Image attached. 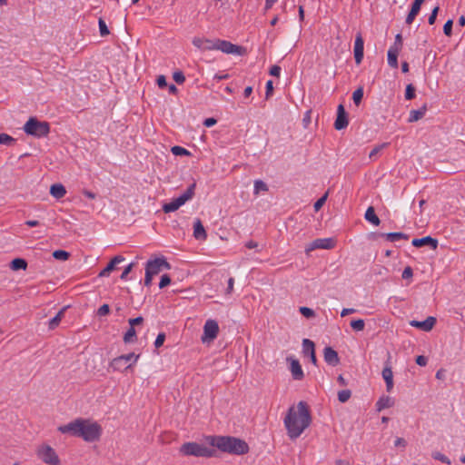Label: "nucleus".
I'll return each mask as SVG.
<instances>
[{
	"instance_id": "a878e982",
	"label": "nucleus",
	"mask_w": 465,
	"mask_h": 465,
	"mask_svg": "<svg viewBox=\"0 0 465 465\" xmlns=\"http://www.w3.org/2000/svg\"><path fill=\"white\" fill-rule=\"evenodd\" d=\"M50 193L54 198L60 199L65 195L66 190L63 184L54 183L50 188Z\"/></svg>"
},
{
	"instance_id": "09e8293b",
	"label": "nucleus",
	"mask_w": 465,
	"mask_h": 465,
	"mask_svg": "<svg viewBox=\"0 0 465 465\" xmlns=\"http://www.w3.org/2000/svg\"><path fill=\"white\" fill-rule=\"evenodd\" d=\"M170 283H171L170 276L168 274L162 275L160 283H159V287L161 289H163V288L166 287L167 285H169Z\"/></svg>"
},
{
	"instance_id": "680f3d73",
	"label": "nucleus",
	"mask_w": 465,
	"mask_h": 465,
	"mask_svg": "<svg viewBox=\"0 0 465 465\" xmlns=\"http://www.w3.org/2000/svg\"><path fill=\"white\" fill-rule=\"evenodd\" d=\"M156 82H157V84H158V86H159L160 88H164V87H166V86H167L166 78H165V76H164V75H159V76L157 77Z\"/></svg>"
},
{
	"instance_id": "473e14b6",
	"label": "nucleus",
	"mask_w": 465,
	"mask_h": 465,
	"mask_svg": "<svg viewBox=\"0 0 465 465\" xmlns=\"http://www.w3.org/2000/svg\"><path fill=\"white\" fill-rule=\"evenodd\" d=\"M136 337V331L134 327H131L127 330V331L124 335V341L125 343L133 342L134 338Z\"/></svg>"
},
{
	"instance_id": "603ef678",
	"label": "nucleus",
	"mask_w": 465,
	"mask_h": 465,
	"mask_svg": "<svg viewBox=\"0 0 465 465\" xmlns=\"http://www.w3.org/2000/svg\"><path fill=\"white\" fill-rule=\"evenodd\" d=\"M439 9H440V7L436 6L431 11V14L430 15L429 19H428V22L430 25H433L435 23Z\"/></svg>"
},
{
	"instance_id": "dca6fc26",
	"label": "nucleus",
	"mask_w": 465,
	"mask_h": 465,
	"mask_svg": "<svg viewBox=\"0 0 465 465\" xmlns=\"http://www.w3.org/2000/svg\"><path fill=\"white\" fill-rule=\"evenodd\" d=\"M436 318L435 317H432V316H429L427 317L426 320L422 321V322H420V321H411L410 322V324L411 326L412 327H416L418 329H420L424 331H430V330H432V328L434 327V325L436 324Z\"/></svg>"
},
{
	"instance_id": "de8ad7c7",
	"label": "nucleus",
	"mask_w": 465,
	"mask_h": 465,
	"mask_svg": "<svg viewBox=\"0 0 465 465\" xmlns=\"http://www.w3.org/2000/svg\"><path fill=\"white\" fill-rule=\"evenodd\" d=\"M452 25L453 21L451 19L448 20L443 25V33L447 36H450L452 34Z\"/></svg>"
},
{
	"instance_id": "aec40b11",
	"label": "nucleus",
	"mask_w": 465,
	"mask_h": 465,
	"mask_svg": "<svg viewBox=\"0 0 465 465\" xmlns=\"http://www.w3.org/2000/svg\"><path fill=\"white\" fill-rule=\"evenodd\" d=\"M324 361L331 366H336L340 363V358L336 351L331 347H325L323 351Z\"/></svg>"
},
{
	"instance_id": "37998d69",
	"label": "nucleus",
	"mask_w": 465,
	"mask_h": 465,
	"mask_svg": "<svg viewBox=\"0 0 465 465\" xmlns=\"http://www.w3.org/2000/svg\"><path fill=\"white\" fill-rule=\"evenodd\" d=\"M328 198V193H325L321 198H319L313 205V208L315 212H318L325 203L326 200Z\"/></svg>"
},
{
	"instance_id": "f03ea898",
	"label": "nucleus",
	"mask_w": 465,
	"mask_h": 465,
	"mask_svg": "<svg viewBox=\"0 0 465 465\" xmlns=\"http://www.w3.org/2000/svg\"><path fill=\"white\" fill-rule=\"evenodd\" d=\"M58 430L64 434L68 433L74 437H80L87 442L98 440L102 433V428L97 422L81 418L60 426Z\"/></svg>"
},
{
	"instance_id": "4be33fe9",
	"label": "nucleus",
	"mask_w": 465,
	"mask_h": 465,
	"mask_svg": "<svg viewBox=\"0 0 465 465\" xmlns=\"http://www.w3.org/2000/svg\"><path fill=\"white\" fill-rule=\"evenodd\" d=\"M382 378L386 383L387 391H391L393 388V372L391 367L387 363L381 372Z\"/></svg>"
},
{
	"instance_id": "ea45409f",
	"label": "nucleus",
	"mask_w": 465,
	"mask_h": 465,
	"mask_svg": "<svg viewBox=\"0 0 465 465\" xmlns=\"http://www.w3.org/2000/svg\"><path fill=\"white\" fill-rule=\"evenodd\" d=\"M351 396V392L350 390H342L338 392V400L344 403L346 402Z\"/></svg>"
},
{
	"instance_id": "5fc2aeb1",
	"label": "nucleus",
	"mask_w": 465,
	"mask_h": 465,
	"mask_svg": "<svg viewBox=\"0 0 465 465\" xmlns=\"http://www.w3.org/2000/svg\"><path fill=\"white\" fill-rule=\"evenodd\" d=\"M391 48H397V50L401 51V47H402V39H401V35L400 34H398L396 36H395V42H394V45L392 46H391Z\"/></svg>"
},
{
	"instance_id": "9d476101",
	"label": "nucleus",
	"mask_w": 465,
	"mask_h": 465,
	"mask_svg": "<svg viewBox=\"0 0 465 465\" xmlns=\"http://www.w3.org/2000/svg\"><path fill=\"white\" fill-rule=\"evenodd\" d=\"M162 267L170 269L169 262L164 258H155L154 260H149L145 266V271L153 275H156L160 272Z\"/></svg>"
},
{
	"instance_id": "6ab92c4d",
	"label": "nucleus",
	"mask_w": 465,
	"mask_h": 465,
	"mask_svg": "<svg viewBox=\"0 0 465 465\" xmlns=\"http://www.w3.org/2000/svg\"><path fill=\"white\" fill-rule=\"evenodd\" d=\"M412 245L415 247H422L425 245L430 246L431 249L435 250L438 247V240L430 236H425L422 238H415L412 240Z\"/></svg>"
},
{
	"instance_id": "423d86ee",
	"label": "nucleus",
	"mask_w": 465,
	"mask_h": 465,
	"mask_svg": "<svg viewBox=\"0 0 465 465\" xmlns=\"http://www.w3.org/2000/svg\"><path fill=\"white\" fill-rule=\"evenodd\" d=\"M138 359L139 355H136L134 352L118 356L112 360L109 364V369H112L114 371H126L130 369Z\"/></svg>"
},
{
	"instance_id": "4468645a",
	"label": "nucleus",
	"mask_w": 465,
	"mask_h": 465,
	"mask_svg": "<svg viewBox=\"0 0 465 465\" xmlns=\"http://www.w3.org/2000/svg\"><path fill=\"white\" fill-rule=\"evenodd\" d=\"M349 124L347 113L342 104H339L337 108V117L334 122V128L336 130H342Z\"/></svg>"
},
{
	"instance_id": "3c124183",
	"label": "nucleus",
	"mask_w": 465,
	"mask_h": 465,
	"mask_svg": "<svg viewBox=\"0 0 465 465\" xmlns=\"http://www.w3.org/2000/svg\"><path fill=\"white\" fill-rule=\"evenodd\" d=\"M164 341H165V334L163 332L159 333L154 341L155 348L161 347L163 344Z\"/></svg>"
},
{
	"instance_id": "393cba45",
	"label": "nucleus",
	"mask_w": 465,
	"mask_h": 465,
	"mask_svg": "<svg viewBox=\"0 0 465 465\" xmlns=\"http://www.w3.org/2000/svg\"><path fill=\"white\" fill-rule=\"evenodd\" d=\"M394 405V400L390 396H382L376 403L377 411H381L384 409L391 408Z\"/></svg>"
},
{
	"instance_id": "7ed1b4c3",
	"label": "nucleus",
	"mask_w": 465,
	"mask_h": 465,
	"mask_svg": "<svg viewBox=\"0 0 465 465\" xmlns=\"http://www.w3.org/2000/svg\"><path fill=\"white\" fill-rule=\"evenodd\" d=\"M212 447H216L223 452L234 455H243L249 452L247 442L239 438L231 436H211L207 438Z\"/></svg>"
},
{
	"instance_id": "7c9ffc66",
	"label": "nucleus",
	"mask_w": 465,
	"mask_h": 465,
	"mask_svg": "<svg viewBox=\"0 0 465 465\" xmlns=\"http://www.w3.org/2000/svg\"><path fill=\"white\" fill-rule=\"evenodd\" d=\"M27 267V262L25 259L15 258L11 262L10 268L13 271L18 270H25Z\"/></svg>"
},
{
	"instance_id": "58836bf2",
	"label": "nucleus",
	"mask_w": 465,
	"mask_h": 465,
	"mask_svg": "<svg viewBox=\"0 0 465 465\" xmlns=\"http://www.w3.org/2000/svg\"><path fill=\"white\" fill-rule=\"evenodd\" d=\"M364 326H365V322H364V321H363V320H361V319L354 320V321H351V327L354 331H363Z\"/></svg>"
},
{
	"instance_id": "1a4fd4ad",
	"label": "nucleus",
	"mask_w": 465,
	"mask_h": 465,
	"mask_svg": "<svg viewBox=\"0 0 465 465\" xmlns=\"http://www.w3.org/2000/svg\"><path fill=\"white\" fill-rule=\"evenodd\" d=\"M216 50H220L225 54H235L241 55L244 51L243 47L233 45L231 42L225 40L216 39Z\"/></svg>"
},
{
	"instance_id": "864d4df0",
	"label": "nucleus",
	"mask_w": 465,
	"mask_h": 465,
	"mask_svg": "<svg viewBox=\"0 0 465 465\" xmlns=\"http://www.w3.org/2000/svg\"><path fill=\"white\" fill-rule=\"evenodd\" d=\"M433 458L435 460H440L443 463L450 464V460H449V458H447L445 455H443V454H441L440 452L434 453L433 454Z\"/></svg>"
},
{
	"instance_id": "e433bc0d",
	"label": "nucleus",
	"mask_w": 465,
	"mask_h": 465,
	"mask_svg": "<svg viewBox=\"0 0 465 465\" xmlns=\"http://www.w3.org/2000/svg\"><path fill=\"white\" fill-rule=\"evenodd\" d=\"M388 143H383L381 144H379L375 146L370 153L369 157L370 159L373 160L378 155V153L384 148L388 146Z\"/></svg>"
},
{
	"instance_id": "f3484780",
	"label": "nucleus",
	"mask_w": 465,
	"mask_h": 465,
	"mask_svg": "<svg viewBox=\"0 0 465 465\" xmlns=\"http://www.w3.org/2000/svg\"><path fill=\"white\" fill-rule=\"evenodd\" d=\"M364 42L361 34H358L354 43V58L357 64L363 59Z\"/></svg>"
},
{
	"instance_id": "69168bd1",
	"label": "nucleus",
	"mask_w": 465,
	"mask_h": 465,
	"mask_svg": "<svg viewBox=\"0 0 465 465\" xmlns=\"http://www.w3.org/2000/svg\"><path fill=\"white\" fill-rule=\"evenodd\" d=\"M395 447H405L407 445L406 440L403 438H397L394 441Z\"/></svg>"
},
{
	"instance_id": "338daca9",
	"label": "nucleus",
	"mask_w": 465,
	"mask_h": 465,
	"mask_svg": "<svg viewBox=\"0 0 465 465\" xmlns=\"http://www.w3.org/2000/svg\"><path fill=\"white\" fill-rule=\"evenodd\" d=\"M355 312H356V310L353 308H344L341 312V316L345 317L349 314L354 313Z\"/></svg>"
},
{
	"instance_id": "2eb2a0df",
	"label": "nucleus",
	"mask_w": 465,
	"mask_h": 465,
	"mask_svg": "<svg viewBox=\"0 0 465 465\" xmlns=\"http://www.w3.org/2000/svg\"><path fill=\"white\" fill-rule=\"evenodd\" d=\"M302 352L305 356L310 357L311 361L316 365L317 358L315 354V344L309 339H303L302 341Z\"/></svg>"
},
{
	"instance_id": "5701e85b",
	"label": "nucleus",
	"mask_w": 465,
	"mask_h": 465,
	"mask_svg": "<svg viewBox=\"0 0 465 465\" xmlns=\"http://www.w3.org/2000/svg\"><path fill=\"white\" fill-rule=\"evenodd\" d=\"M193 236L197 240H205L207 233L200 219H196L193 223Z\"/></svg>"
},
{
	"instance_id": "c03bdc74",
	"label": "nucleus",
	"mask_w": 465,
	"mask_h": 465,
	"mask_svg": "<svg viewBox=\"0 0 465 465\" xmlns=\"http://www.w3.org/2000/svg\"><path fill=\"white\" fill-rule=\"evenodd\" d=\"M420 10L411 6L410 13L406 17V24L411 25L415 19L416 15L419 14Z\"/></svg>"
},
{
	"instance_id": "c85d7f7f",
	"label": "nucleus",
	"mask_w": 465,
	"mask_h": 465,
	"mask_svg": "<svg viewBox=\"0 0 465 465\" xmlns=\"http://www.w3.org/2000/svg\"><path fill=\"white\" fill-rule=\"evenodd\" d=\"M365 219L375 226L381 223L379 217L375 213V210L372 206H370L364 215Z\"/></svg>"
},
{
	"instance_id": "412c9836",
	"label": "nucleus",
	"mask_w": 465,
	"mask_h": 465,
	"mask_svg": "<svg viewBox=\"0 0 465 465\" xmlns=\"http://www.w3.org/2000/svg\"><path fill=\"white\" fill-rule=\"evenodd\" d=\"M124 261V258L123 256H121V255L114 256L109 262V263L106 265V267L99 272L98 276L99 277L109 276L110 273L115 269V266Z\"/></svg>"
},
{
	"instance_id": "052dcab7",
	"label": "nucleus",
	"mask_w": 465,
	"mask_h": 465,
	"mask_svg": "<svg viewBox=\"0 0 465 465\" xmlns=\"http://www.w3.org/2000/svg\"><path fill=\"white\" fill-rule=\"evenodd\" d=\"M281 67L279 65H272L270 69V74L279 77L281 74Z\"/></svg>"
},
{
	"instance_id": "9b49d317",
	"label": "nucleus",
	"mask_w": 465,
	"mask_h": 465,
	"mask_svg": "<svg viewBox=\"0 0 465 465\" xmlns=\"http://www.w3.org/2000/svg\"><path fill=\"white\" fill-rule=\"evenodd\" d=\"M219 332V326L216 321L207 320L203 326V341L214 340Z\"/></svg>"
},
{
	"instance_id": "20e7f679",
	"label": "nucleus",
	"mask_w": 465,
	"mask_h": 465,
	"mask_svg": "<svg viewBox=\"0 0 465 465\" xmlns=\"http://www.w3.org/2000/svg\"><path fill=\"white\" fill-rule=\"evenodd\" d=\"M181 452L186 456L195 457H213L216 450L213 448L207 447L205 445L197 442H186L182 445Z\"/></svg>"
},
{
	"instance_id": "f8f14e48",
	"label": "nucleus",
	"mask_w": 465,
	"mask_h": 465,
	"mask_svg": "<svg viewBox=\"0 0 465 465\" xmlns=\"http://www.w3.org/2000/svg\"><path fill=\"white\" fill-rule=\"evenodd\" d=\"M333 247L334 241L331 238L316 239L305 248V252L309 254L312 251L315 249L331 250Z\"/></svg>"
},
{
	"instance_id": "4c0bfd02",
	"label": "nucleus",
	"mask_w": 465,
	"mask_h": 465,
	"mask_svg": "<svg viewBox=\"0 0 465 465\" xmlns=\"http://www.w3.org/2000/svg\"><path fill=\"white\" fill-rule=\"evenodd\" d=\"M299 311H300L301 314L307 319H311L315 316V312L309 307H305V306L300 307Z\"/></svg>"
},
{
	"instance_id": "49530a36",
	"label": "nucleus",
	"mask_w": 465,
	"mask_h": 465,
	"mask_svg": "<svg viewBox=\"0 0 465 465\" xmlns=\"http://www.w3.org/2000/svg\"><path fill=\"white\" fill-rule=\"evenodd\" d=\"M173 78L178 84H183L185 81V76L182 71L174 72Z\"/></svg>"
},
{
	"instance_id": "a211bd4d",
	"label": "nucleus",
	"mask_w": 465,
	"mask_h": 465,
	"mask_svg": "<svg viewBox=\"0 0 465 465\" xmlns=\"http://www.w3.org/2000/svg\"><path fill=\"white\" fill-rule=\"evenodd\" d=\"M287 360L290 361V371L292 378L296 381L302 380L304 373L299 361L292 358H288Z\"/></svg>"
},
{
	"instance_id": "b1692460",
	"label": "nucleus",
	"mask_w": 465,
	"mask_h": 465,
	"mask_svg": "<svg viewBox=\"0 0 465 465\" xmlns=\"http://www.w3.org/2000/svg\"><path fill=\"white\" fill-rule=\"evenodd\" d=\"M427 112V105L423 104L420 109L418 110H411L410 112V117L408 119L409 123H414L419 120H420Z\"/></svg>"
},
{
	"instance_id": "0eeeda50",
	"label": "nucleus",
	"mask_w": 465,
	"mask_h": 465,
	"mask_svg": "<svg viewBox=\"0 0 465 465\" xmlns=\"http://www.w3.org/2000/svg\"><path fill=\"white\" fill-rule=\"evenodd\" d=\"M195 183H192L187 190L179 197L173 199L172 202L168 203H164L163 205V211L165 213H169L172 212H175L182 205H183L187 201L193 198L194 194Z\"/></svg>"
},
{
	"instance_id": "13d9d810",
	"label": "nucleus",
	"mask_w": 465,
	"mask_h": 465,
	"mask_svg": "<svg viewBox=\"0 0 465 465\" xmlns=\"http://www.w3.org/2000/svg\"><path fill=\"white\" fill-rule=\"evenodd\" d=\"M272 92H273L272 81L269 80L266 83V93H265L266 99H268L272 94Z\"/></svg>"
},
{
	"instance_id": "4d7b16f0",
	"label": "nucleus",
	"mask_w": 465,
	"mask_h": 465,
	"mask_svg": "<svg viewBox=\"0 0 465 465\" xmlns=\"http://www.w3.org/2000/svg\"><path fill=\"white\" fill-rule=\"evenodd\" d=\"M134 265V263L132 262L124 268V272H122V274L120 276V278L122 280H125L127 278V275L132 272Z\"/></svg>"
},
{
	"instance_id": "c9c22d12",
	"label": "nucleus",
	"mask_w": 465,
	"mask_h": 465,
	"mask_svg": "<svg viewBox=\"0 0 465 465\" xmlns=\"http://www.w3.org/2000/svg\"><path fill=\"white\" fill-rule=\"evenodd\" d=\"M363 97V88L359 87L357 88L353 94H352V99L356 105H359L362 100Z\"/></svg>"
},
{
	"instance_id": "72a5a7b5",
	"label": "nucleus",
	"mask_w": 465,
	"mask_h": 465,
	"mask_svg": "<svg viewBox=\"0 0 465 465\" xmlns=\"http://www.w3.org/2000/svg\"><path fill=\"white\" fill-rule=\"evenodd\" d=\"M268 186L262 180H256L254 182V194H259L260 192H267Z\"/></svg>"
},
{
	"instance_id": "79ce46f5",
	"label": "nucleus",
	"mask_w": 465,
	"mask_h": 465,
	"mask_svg": "<svg viewBox=\"0 0 465 465\" xmlns=\"http://www.w3.org/2000/svg\"><path fill=\"white\" fill-rule=\"evenodd\" d=\"M98 25L101 36H106L110 34L109 29L103 18H99Z\"/></svg>"
},
{
	"instance_id": "e2e57ef3",
	"label": "nucleus",
	"mask_w": 465,
	"mask_h": 465,
	"mask_svg": "<svg viewBox=\"0 0 465 465\" xmlns=\"http://www.w3.org/2000/svg\"><path fill=\"white\" fill-rule=\"evenodd\" d=\"M428 362V360L425 356L420 355L416 358V363L420 366H425Z\"/></svg>"
},
{
	"instance_id": "0e129e2a",
	"label": "nucleus",
	"mask_w": 465,
	"mask_h": 465,
	"mask_svg": "<svg viewBox=\"0 0 465 465\" xmlns=\"http://www.w3.org/2000/svg\"><path fill=\"white\" fill-rule=\"evenodd\" d=\"M154 275L151 274L150 272L145 271V277H144V285L150 286L152 283L153 277Z\"/></svg>"
},
{
	"instance_id": "6e6552de",
	"label": "nucleus",
	"mask_w": 465,
	"mask_h": 465,
	"mask_svg": "<svg viewBox=\"0 0 465 465\" xmlns=\"http://www.w3.org/2000/svg\"><path fill=\"white\" fill-rule=\"evenodd\" d=\"M38 457L46 464L60 465V460L54 450L49 445H44L37 450Z\"/></svg>"
},
{
	"instance_id": "2f4dec72",
	"label": "nucleus",
	"mask_w": 465,
	"mask_h": 465,
	"mask_svg": "<svg viewBox=\"0 0 465 465\" xmlns=\"http://www.w3.org/2000/svg\"><path fill=\"white\" fill-rule=\"evenodd\" d=\"M15 143V140L7 134H0V144L12 146Z\"/></svg>"
},
{
	"instance_id": "cd10ccee",
	"label": "nucleus",
	"mask_w": 465,
	"mask_h": 465,
	"mask_svg": "<svg viewBox=\"0 0 465 465\" xmlns=\"http://www.w3.org/2000/svg\"><path fill=\"white\" fill-rule=\"evenodd\" d=\"M66 309H67V307L62 308L57 312V314L49 321L48 326H49L50 330H54L59 325V323L61 322V321L64 315V312L66 311Z\"/></svg>"
},
{
	"instance_id": "bb28decb",
	"label": "nucleus",
	"mask_w": 465,
	"mask_h": 465,
	"mask_svg": "<svg viewBox=\"0 0 465 465\" xmlns=\"http://www.w3.org/2000/svg\"><path fill=\"white\" fill-rule=\"evenodd\" d=\"M400 51L397 48L390 47L388 51V64L392 68L398 67V55Z\"/></svg>"
},
{
	"instance_id": "c756f323",
	"label": "nucleus",
	"mask_w": 465,
	"mask_h": 465,
	"mask_svg": "<svg viewBox=\"0 0 465 465\" xmlns=\"http://www.w3.org/2000/svg\"><path fill=\"white\" fill-rule=\"evenodd\" d=\"M381 237H384L389 242H396L401 239L407 240L409 237L407 234L403 232H387V233H381Z\"/></svg>"
},
{
	"instance_id": "a19ab883",
	"label": "nucleus",
	"mask_w": 465,
	"mask_h": 465,
	"mask_svg": "<svg viewBox=\"0 0 465 465\" xmlns=\"http://www.w3.org/2000/svg\"><path fill=\"white\" fill-rule=\"evenodd\" d=\"M171 152L174 155H177V156L178 155H190V152L188 150H186L183 147L178 146V145L173 146L171 149Z\"/></svg>"
},
{
	"instance_id": "f257e3e1",
	"label": "nucleus",
	"mask_w": 465,
	"mask_h": 465,
	"mask_svg": "<svg viewBox=\"0 0 465 465\" xmlns=\"http://www.w3.org/2000/svg\"><path fill=\"white\" fill-rule=\"evenodd\" d=\"M312 422L309 407L305 401L298 402L297 406L291 407L284 418V425L288 436L295 440L307 429Z\"/></svg>"
},
{
	"instance_id": "a18cd8bd",
	"label": "nucleus",
	"mask_w": 465,
	"mask_h": 465,
	"mask_svg": "<svg viewBox=\"0 0 465 465\" xmlns=\"http://www.w3.org/2000/svg\"><path fill=\"white\" fill-rule=\"evenodd\" d=\"M414 97H415V87L411 84H410L406 87L405 98L407 100H411Z\"/></svg>"
},
{
	"instance_id": "6e6d98bb",
	"label": "nucleus",
	"mask_w": 465,
	"mask_h": 465,
	"mask_svg": "<svg viewBox=\"0 0 465 465\" xmlns=\"http://www.w3.org/2000/svg\"><path fill=\"white\" fill-rule=\"evenodd\" d=\"M128 322L131 327L134 328V326L142 324L143 322V318L142 316H139L136 318L129 319Z\"/></svg>"
},
{
	"instance_id": "774afa93",
	"label": "nucleus",
	"mask_w": 465,
	"mask_h": 465,
	"mask_svg": "<svg viewBox=\"0 0 465 465\" xmlns=\"http://www.w3.org/2000/svg\"><path fill=\"white\" fill-rule=\"evenodd\" d=\"M216 120L214 118H206L203 122L204 126L212 127L216 124Z\"/></svg>"
},
{
	"instance_id": "ddd939ff",
	"label": "nucleus",
	"mask_w": 465,
	"mask_h": 465,
	"mask_svg": "<svg viewBox=\"0 0 465 465\" xmlns=\"http://www.w3.org/2000/svg\"><path fill=\"white\" fill-rule=\"evenodd\" d=\"M193 45L201 49L202 51L216 50V39H207L201 37H194Z\"/></svg>"
},
{
	"instance_id": "8fccbe9b",
	"label": "nucleus",
	"mask_w": 465,
	"mask_h": 465,
	"mask_svg": "<svg viewBox=\"0 0 465 465\" xmlns=\"http://www.w3.org/2000/svg\"><path fill=\"white\" fill-rule=\"evenodd\" d=\"M110 312V307L108 304H103L97 311V315L99 316H105L109 314Z\"/></svg>"
},
{
	"instance_id": "f704fd0d",
	"label": "nucleus",
	"mask_w": 465,
	"mask_h": 465,
	"mask_svg": "<svg viewBox=\"0 0 465 465\" xmlns=\"http://www.w3.org/2000/svg\"><path fill=\"white\" fill-rule=\"evenodd\" d=\"M53 257L56 260L66 261L70 257V253L64 250H56L53 252Z\"/></svg>"
},
{
	"instance_id": "39448f33",
	"label": "nucleus",
	"mask_w": 465,
	"mask_h": 465,
	"mask_svg": "<svg viewBox=\"0 0 465 465\" xmlns=\"http://www.w3.org/2000/svg\"><path fill=\"white\" fill-rule=\"evenodd\" d=\"M25 134L42 138L48 135L50 133V124L47 122L38 121L35 117H31L24 125Z\"/></svg>"
},
{
	"instance_id": "bf43d9fd",
	"label": "nucleus",
	"mask_w": 465,
	"mask_h": 465,
	"mask_svg": "<svg viewBox=\"0 0 465 465\" xmlns=\"http://www.w3.org/2000/svg\"><path fill=\"white\" fill-rule=\"evenodd\" d=\"M413 276L412 269L410 266H407L403 272L401 277L403 279H411Z\"/></svg>"
}]
</instances>
